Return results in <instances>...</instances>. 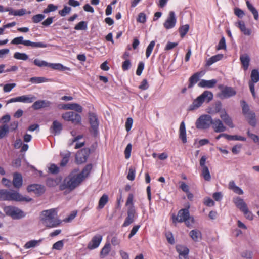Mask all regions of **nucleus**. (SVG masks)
<instances>
[{
  "label": "nucleus",
  "mask_w": 259,
  "mask_h": 259,
  "mask_svg": "<svg viewBox=\"0 0 259 259\" xmlns=\"http://www.w3.org/2000/svg\"><path fill=\"white\" fill-rule=\"evenodd\" d=\"M217 83V80L215 79H213L211 80H205L202 79L198 83V85L200 88H213L216 83Z\"/></svg>",
  "instance_id": "21"
},
{
  "label": "nucleus",
  "mask_w": 259,
  "mask_h": 259,
  "mask_svg": "<svg viewBox=\"0 0 259 259\" xmlns=\"http://www.w3.org/2000/svg\"><path fill=\"white\" fill-rule=\"evenodd\" d=\"M71 10V9L70 7L65 6L64 7V8L62 10L59 11V14L61 16H65L67 14L69 13L70 12Z\"/></svg>",
  "instance_id": "60"
},
{
  "label": "nucleus",
  "mask_w": 259,
  "mask_h": 259,
  "mask_svg": "<svg viewBox=\"0 0 259 259\" xmlns=\"http://www.w3.org/2000/svg\"><path fill=\"white\" fill-rule=\"evenodd\" d=\"M32 198L23 197L17 191H9L8 201L30 202Z\"/></svg>",
  "instance_id": "10"
},
{
  "label": "nucleus",
  "mask_w": 259,
  "mask_h": 259,
  "mask_svg": "<svg viewBox=\"0 0 259 259\" xmlns=\"http://www.w3.org/2000/svg\"><path fill=\"white\" fill-rule=\"evenodd\" d=\"M132 145L131 143H129L126 146L124 150L125 157L126 159H128L131 156V153L132 151Z\"/></svg>",
  "instance_id": "58"
},
{
  "label": "nucleus",
  "mask_w": 259,
  "mask_h": 259,
  "mask_svg": "<svg viewBox=\"0 0 259 259\" xmlns=\"http://www.w3.org/2000/svg\"><path fill=\"white\" fill-rule=\"evenodd\" d=\"M45 17V16L41 14H37L34 15L32 18V20L33 23H37L41 21Z\"/></svg>",
  "instance_id": "55"
},
{
  "label": "nucleus",
  "mask_w": 259,
  "mask_h": 259,
  "mask_svg": "<svg viewBox=\"0 0 259 259\" xmlns=\"http://www.w3.org/2000/svg\"><path fill=\"white\" fill-rule=\"evenodd\" d=\"M179 138L182 141L183 143L187 142L186 127L184 121H182L180 125Z\"/></svg>",
  "instance_id": "23"
},
{
  "label": "nucleus",
  "mask_w": 259,
  "mask_h": 259,
  "mask_svg": "<svg viewBox=\"0 0 259 259\" xmlns=\"http://www.w3.org/2000/svg\"><path fill=\"white\" fill-rule=\"evenodd\" d=\"M199 97L203 102L205 101L209 102L213 98V94L210 91H205Z\"/></svg>",
  "instance_id": "33"
},
{
  "label": "nucleus",
  "mask_w": 259,
  "mask_h": 259,
  "mask_svg": "<svg viewBox=\"0 0 259 259\" xmlns=\"http://www.w3.org/2000/svg\"><path fill=\"white\" fill-rule=\"evenodd\" d=\"M61 155L62 156V159L60 162V165L61 166H65L68 162L71 153L70 152L67 151L64 154L61 153Z\"/></svg>",
  "instance_id": "45"
},
{
  "label": "nucleus",
  "mask_w": 259,
  "mask_h": 259,
  "mask_svg": "<svg viewBox=\"0 0 259 259\" xmlns=\"http://www.w3.org/2000/svg\"><path fill=\"white\" fill-rule=\"evenodd\" d=\"M176 21L175 12L174 11H170L167 20L163 24L164 27L167 29L173 28L176 25Z\"/></svg>",
  "instance_id": "15"
},
{
  "label": "nucleus",
  "mask_w": 259,
  "mask_h": 259,
  "mask_svg": "<svg viewBox=\"0 0 259 259\" xmlns=\"http://www.w3.org/2000/svg\"><path fill=\"white\" fill-rule=\"evenodd\" d=\"M13 45L22 44L26 47H31L33 48H45L48 46L44 42H33L29 40H24L23 36L14 38L11 42Z\"/></svg>",
  "instance_id": "5"
},
{
  "label": "nucleus",
  "mask_w": 259,
  "mask_h": 259,
  "mask_svg": "<svg viewBox=\"0 0 259 259\" xmlns=\"http://www.w3.org/2000/svg\"><path fill=\"white\" fill-rule=\"evenodd\" d=\"M201 176L205 181H210L211 175L208 167L201 168Z\"/></svg>",
  "instance_id": "40"
},
{
  "label": "nucleus",
  "mask_w": 259,
  "mask_h": 259,
  "mask_svg": "<svg viewBox=\"0 0 259 259\" xmlns=\"http://www.w3.org/2000/svg\"><path fill=\"white\" fill-rule=\"evenodd\" d=\"M34 64L38 67H48L49 63H48L47 62L38 59H35L33 61Z\"/></svg>",
  "instance_id": "53"
},
{
  "label": "nucleus",
  "mask_w": 259,
  "mask_h": 259,
  "mask_svg": "<svg viewBox=\"0 0 259 259\" xmlns=\"http://www.w3.org/2000/svg\"><path fill=\"white\" fill-rule=\"evenodd\" d=\"M177 251L179 253V255H188L189 250V249L182 245H178L176 247Z\"/></svg>",
  "instance_id": "43"
},
{
  "label": "nucleus",
  "mask_w": 259,
  "mask_h": 259,
  "mask_svg": "<svg viewBox=\"0 0 259 259\" xmlns=\"http://www.w3.org/2000/svg\"><path fill=\"white\" fill-rule=\"evenodd\" d=\"M236 26L238 27L240 31L245 35L249 36L251 34V30L246 28L245 23L243 21H238L236 23Z\"/></svg>",
  "instance_id": "22"
},
{
  "label": "nucleus",
  "mask_w": 259,
  "mask_h": 259,
  "mask_svg": "<svg viewBox=\"0 0 259 259\" xmlns=\"http://www.w3.org/2000/svg\"><path fill=\"white\" fill-rule=\"evenodd\" d=\"M3 210L7 215L14 220L20 219L25 216V214L22 210L13 206H5Z\"/></svg>",
  "instance_id": "7"
},
{
  "label": "nucleus",
  "mask_w": 259,
  "mask_h": 259,
  "mask_svg": "<svg viewBox=\"0 0 259 259\" xmlns=\"http://www.w3.org/2000/svg\"><path fill=\"white\" fill-rule=\"evenodd\" d=\"M203 102L201 100V99L199 98V97H198L193 102L192 105L190 106V109L191 110H195L196 109L198 108L199 107L201 106L203 104Z\"/></svg>",
  "instance_id": "41"
},
{
  "label": "nucleus",
  "mask_w": 259,
  "mask_h": 259,
  "mask_svg": "<svg viewBox=\"0 0 259 259\" xmlns=\"http://www.w3.org/2000/svg\"><path fill=\"white\" fill-rule=\"evenodd\" d=\"M227 139L228 140H235V141H245L246 140V138L238 135H229L227 134Z\"/></svg>",
  "instance_id": "48"
},
{
  "label": "nucleus",
  "mask_w": 259,
  "mask_h": 259,
  "mask_svg": "<svg viewBox=\"0 0 259 259\" xmlns=\"http://www.w3.org/2000/svg\"><path fill=\"white\" fill-rule=\"evenodd\" d=\"M219 88L221 89V96L223 98H229L236 94V91L232 87L220 85Z\"/></svg>",
  "instance_id": "13"
},
{
  "label": "nucleus",
  "mask_w": 259,
  "mask_h": 259,
  "mask_svg": "<svg viewBox=\"0 0 259 259\" xmlns=\"http://www.w3.org/2000/svg\"><path fill=\"white\" fill-rule=\"evenodd\" d=\"M14 58L17 60H27L28 56L25 53L16 52L14 54Z\"/></svg>",
  "instance_id": "47"
},
{
  "label": "nucleus",
  "mask_w": 259,
  "mask_h": 259,
  "mask_svg": "<svg viewBox=\"0 0 259 259\" xmlns=\"http://www.w3.org/2000/svg\"><path fill=\"white\" fill-rule=\"evenodd\" d=\"M36 99V97L32 95H23L19 97V102L25 103H31Z\"/></svg>",
  "instance_id": "28"
},
{
  "label": "nucleus",
  "mask_w": 259,
  "mask_h": 259,
  "mask_svg": "<svg viewBox=\"0 0 259 259\" xmlns=\"http://www.w3.org/2000/svg\"><path fill=\"white\" fill-rule=\"evenodd\" d=\"M9 191L5 189L0 190V201H8Z\"/></svg>",
  "instance_id": "51"
},
{
  "label": "nucleus",
  "mask_w": 259,
  "mask_h": 259,
  "mask_svg": "<svg viewBox=\"0 0 259 259\" xmlns=\"http://www.w3.org/2000/svg\"><path fill=\"white\" fill-rule=\"evenodd\" d=\"M229 189L232 190L234 193L238 195H242L243 194V190L238 186H236L234 181H231L228 185Z\"/></svg>",
  "instance_id": "35"
},
{
  "label": "nucleus",
  "mask_w": 259,
  "mask_h": 259,
  "mask_svg": "<svg viewBox=\"0 0 259 259\" xmlns=\"http://www.w3.org/2000/svg\"><path fill=\"white\" fill-rule=\"evenodd\" d=\"M226 48V41L224 37H222L217 46V50L225 49Z\"/></svg>",
  "instance_id": "63"
},
{
  "label": "nucleus",
  "mask_w": 259,
  "mask_h": 259,
  "mask_svg": "<svg viewBox=\"0 0 259 259\" xmlns=\"http://www.w3.org/2000/svg\"><path fill=\"white\" fill-rule=\"evenodd\" d=\"M246 6L248 9L251 12L253 15L254 19L255 20H258L259 15L257 10L254 7V6L249 2V1L246 2Z\"/></svg>",
  "instance_id": "36"
},
{
  "label": "nucleus",
  "mask_w": 259,
  "mask_h": 259,
  "mask_svg": "<svg viewBox=\"0 0 259 259\" xmlns=\"http://www.w3.org/2000/svg\"><path fill=\"white\" fill-rule=\"evenodd\" d=\"M13 185L16 188H19L22 185L23 179L21 174L15 172L13 174Z\"/></svg>",
  "instance_id": "20"
},
{
  "label": "nucleus",
  "mask_w": 259,
  "mask_h": 259,
  "mask_svg": "<svg viewBox=\"0 0 259 259\" xmlns=\"http://www.w3.org/2000/svg\"><path fill=\"white\" fill-rule=\"evenodd\" d=\"M247 136L250 138L255 143L259 144V137L248 131L247 132Z\"/></svg>",
  "instance_id": "59"
},
{
  "label": "nucleus",
  "mask_w": 259,
  "mask_h": 259,
  "mask_svg": "<svg viewBox=\"0 0 259 259\" xmlns=\"http://www.w3.org/2000/svg\"><path fill=\"white\" fill-rule=\"evenodd\" d=\"M40 220L48 228L56 227L60 224V221L57 217V211L55 208L42 211L40 215Z\"/></svg>",
  "instance_id": "1"
},
{
  "label": "nucleus",
  "mask_w": 259,
  "mask_h": 259,
  "mask_svg": "<svg viewBox=\"0 0 259 259\" xmlns=\"http://www.w3.org/2000/svg\"><path fill=\"white\" fill-rule=\"evenodd\" d=\"M42 240V239H41L38 240H33L29 241L25 244L24 247L26 249L34 247L37 245H39Z\"/></svg>",
  "instance_id": "42"
},
{
  "label": "nucleus",
  "mask_w": 259,
  "mask_h": 259,
  "mask_svg": "<svg viewBox=\"0 0 259 259\" xmlns=\"http://www.w3.org/2000/svg\"><path fill=\"white\" fill-rule=\"evenodd\" d=\"M27 189L28 192H33L36 194H41L45 191L44 186L38 184L29 185Z\"/></svg>",
  "instance_id": "19"
},
{
  "label": "nucleus",
  "mask_w": 259,
  "mask_h": 259,
  "mask_svg": "<svg viewBox=\"0 0 259 259\" xmlns=\"http://www.w3.org/2000/svg\"><path fill=\"white\" fill-rule=\"evenodd\" d=\"M240 60L244 70H247L248 68L250 63V57L247 54H243L240 55Z\"/></svg>",
  "instance_id": "26"
},
{
  "label": "nucleus",
  "mask_w": 259,
  "mask_h": 259,
  "mask_svg": "<svg viewBox=\"0 0 259 259\" xmlns=\"http://www.w3.org/2000/svg\"><path fill=\"white\" fill-rule=\"evenodd\" d=\"M189 235L192 240L195 242L199 241L202 237L201 232L197 229L191 230L189 233Z\"/></svg>",
  "instance_id": "30"
},
{
  "label": "nucleus",
  "mask_w": 259,
  "mask_h": 259,
  "mask_svg": "<svg viewBox=\"0 0 259 259\" xmlns=\"http://www.w3.org/2000/svg\"><path fill=\"white\" fill-rule=\"evenodd\" d=\"M108 196L106 194H103L99 199L97 209H101L103 208L108 202Z\"/></svg>",
  "instance_id": "37"
},
{
  "label": "nucleus",
  "mask_w": 259,
  "mask_h": 259,
  "mask_svg": "<svg viewBox=\"0 0 259 259\" xmlns=\"http://www.w3.org/2000/svg\"><path fill=\"white\" fill-rule=\"evenodd\" d=\"M64 246V242L63 240H60L56 242H55L52 246L53 249H55L57 250H61Z\"/></svg>",
  "instance_id": "56"
},
{
  "label": "nucleus",
  "mask_w": 259,
  "mask_h": 259,
  "mask_svg": "<svg viewBox=\"0 0 259 259\" xmlns=\"http://www.w3.org/2000/svg\"><path fill=\"white\" fill-rule=\"evenodd\" d=\"M54 70H57L60 71L70 70V68L63 66L60 63H50L49 66Z\"/></svg>",
  "instance_id": "38"
},
{
  "label": "nucleus",
  "mask_w": 259,
  "mask_h": 259,
  "mask_svg": "<svg viewBox=\"0 0 259 259\" xmlns=\"http://www.w3.org/2000/svg\"><path fill=\"white\" fill-rule=\"evenodd\" d=\"M50 129L52 133L59 134L62 130V124L59 121L55 120L53 122Z\"/></svg>",
  "instance_id": "29"
},
{
  "label": "nucleus",
  "mask_w": 259,
  "mask_h": 259,
  "mask_svg": "<svg viewBox=\"0 0 259 259\" xmlns=\"http://www.w3.org/2000/svg\"><path fill=\"white\" fill-rule=\"evenodd\" d=\"M9 132V126L4 124L0 126V139L3 138Z\"/></svg>",
  "instance_id": "50"
},
{
  "label": "nucleus",
  "mask_w": 259,
  "mask_h": 259,
  "mask_svg": "<svg viewBox=\"0 0 259 259\" xmlns=\"http://www.w3.org/2000/svg\"><path fill=\"white\" fill-rule=\"evenodd\" d=\"M81 182L82 178L80 176L71 174L64 180L63 183L60 186V189L63 190L68 189L70 190H73Z\"/></svg>",
  "instance_id": "3"
},
{
  "label": "nucleus",
  "mask_w": 259,
  "mask_h": 259,
  "mask_svg": "<svg viewBox=\"0 0 259 259\" xmlns=\"http://www.w3.org/2000/svg\"><path fill=\"white\" fill-rule=\"evenodd\" d=\"M57 9V7L53 4H50L48 5L47 8L44 10V13H48L49 12L55 11Z\"/></svg>",
  "instance_id": "62"
},
{
  "label": "nucleus",
  "mask_w": 259,
  "mask_h": 259,
  "mask_svg": "<svg viewBox=\"0 0 259 259\" xmlns=\"http://www.w3.org/2000/svg\"><path fill=\"white\" fill-rule=\"evenodd\" d=\"M189 29V26L188 25H185L181 26L179 29V33L182 37L185 36V35L187 34Z\"/></svg>",
  "instance_id": "54"
},
{
  "label": "nucleus",
  "mask_w": 259,
  "mask_h": 259,
  "mask_svg": "<svg viewBox=\"0 0 259 259\" xmlns=\"http://www.w3.org/2000/svg\"><path fill=\"white\" fill-rule=\"evenodd\" d=\"M111 245L109 243H106L103 247L102 248L100 256L101 258H104L106 257L111 251Z\"/></svg>",
  "instance_id": "34"
},
{
  "label": "nucleus",
  "mask_w": 259,
  "mask_h": 259,
  "mask_svg": "<svg viewBox=\"0 0 259 259\" xmlns=\"http://www.w3.org/2000/svg\"><path fill=\"white\" fill-rule=\"evenodd\" d=\"M62 118L66 121H70L74 124H79L81 122V117L73 111H68L62 115Z\"/></svg>",
  "instance_id": "8"
},
{
  "label": "nucleus",
  "mask_w": 259,
  "mask_h": 259,
  "mask_svg": "<svg viewBox=\"0 0 259 259\" xmlns=\"http://www.w3.org/2000/svg\"><path fill=\"white\" fill-rule=\"evenodd\" d=\"M51 102L46 100H40L35 101L32 106L34 110H39L42 108L49 107L51 105Z\"/></svg>",
  "instance_id": "17"
},
{
  "label": "nucleus",
  "mask_w": 259,
  "mask_h": 259,
  "mask_svg": "<svg viewBox=\"0 0 259 259\" xmlns=\"http://www.w3.org/2000/svg\"><path fill=\"white\" fill-rule=\"evenodd\" d=\"M211 124L212 128L216 133L224 132L226 130V127L223 125L222 122L219 119H211Z\"/></svg>",
  "instance_id": "16"
},
{
  "label": "nucleus",
  "mask_w": 259,
  "mask_h": 259,
  "mask_svg": "<svg viewBox=\"0 0 259 259\" xmlns=\"http://www.w3.org/2000/svg\"><path fill=\"white\" fill-rule=\"evenodd\" d=\"M90 154V149L84 148L78 151L76 155V160L78 164L85 162Z\"/></svg>",
  "instance_id": "11"
},
{
  "label": "nucleus",
  "mask_w": 259,
  "mask_h": 259,
  "mask_svg": "<svg viewBox=\"0 0 259 259\" xmlns=\"http://www.w3.org/2000/svg\"><path fill=\"white\" fill-rule=\"evenodd\" d=\"M49 171L53 174H56L59 172V167L55 164H51L49 167Z\"/></svg>",
  "instance_id": "64"
},
{
  "label": "nucleus",
  "mask_w": 259,
  "mask_h": 259,
  "mask_svg": "<svg viewBox=\"0 0 259 259\" xmlns=\"http://www.w3.org/2000/svg\"><path fill=\"white\" fill-rule=\"evenodd\" d=\"M201 75H203L202 72H198L192 75L189 79L188 88H192L198 82Z\"/></svg>",
  "instance_id": "25"
},
{
  "label": "nucleus",
  "mask_w": 259,
  "mask_h": 259,
  "mask_svg": "<svg viewBox=\"0 0 259 259\" xmlns=\"http://www.w3.org/2000/svg\"><path fill=\"white\" fill-rule=\"evenodd\" d=\"M48 79L44 77H33L30 79V81L32 83H41L48 81Z\"/></svg>",
  "instance_id": "46"
},
{
  "label": "nucleus",
  "mask_w": 259,
  "mask_h": 259,
  "mask_svg": "<svg viewBox=\"0 0 259 259\" xmlns=\"http://www.w3.org/2000/svg\"><path fill=\"white\" fill-rule=\"evenodd\" d=\"M241 104L242 108V113L244 115L252 112V111L250 110L248 105L245 101H241Z\"/></svg>",
  "instance_id": "49"
},
{
  "label": "nucleus",
  "mask_w": 259,
  "mask_h": 259,
  "mask_svg": "<svg viewBox=\"0 0 259 259\" xmlns=\"http://www.w3.org/2000/svg\"><path fill=\"white\" fill-rule=\"evenodd\" d=\"M233 202L235 206L245 215V217L250 220L253 218L252 213L249 210L246 203L240 197H235L233 199Z\"/></svg>",
  "instance_id": "6"
},
{
  "label": "nucleus",
  "mask_w": 259,
  "mask_h": 259,
  "mask_svg": "<svg viewBox=\"0 0 259 259\" xmlns=\"http://www.w3.org/2000/svg\"><path fill=\"white\" fill-rule=\"evenodd\" d=\"M212 118L209 115L201 116L196 122V126L198 129H206L211 124Z\"/></svg>",
  "instance_id": "9"
},
{
  "label": "nucleus",
  "mask_w": 259,
  "mask_h": 259,
  "mask_svg": "<svg viewBox=\"0 0 259 259\" xmlns=\"http://www.w3.org/2000/svg\"><path fill=\"white\" fill-rule=\"evenodd\" d=\"M75 30H85L87 29V24L84 21H80L74 27Z\"/></svg>",
  "instance_id": "57"
},
{
  "label": "nucleus",
  "mask_w": 259,
  "mask_h": 259,
  "mask_svg": "<svg viewBox=\"0 0 259 259\" xmlns=\"http://www.w3.org/2000/svg\"><path fill=\"white\" fill-rule=\"evenodd\" d=\"M223 57V55L222 54H217L213 56L207 61L206 65L209 66L216 62L221 60Z\"/></svg>",
  "instance_id": "39"
},
{
  "label": "nucleus",
  "mask_w": 259,
  "mask_h": 259,
  "mask_svg": "<svg viewBox=\"0 0 259 259\" xmlns=\"http://www.w3.org/2000/svg\"><path fill=\"white\" fill-rule=\"evenodd\" d=\"M220 117L227 125L229 126L231 128H233L234 127L232 119L225 111L221 112Z\"/></svg>",
  "instance_id": "24"
},
{
  "label": "nucleus",
  "mask_w": 259,
  "mask_h": 259,
  "mask_svg": "<svg viewBox=\"0 0 259 259\" xmlns=\"http://www.w3.org/2000/svg\"><path fill=\"white\" fill-rule=\"evenodd\" d=\"M92 168V164H88L83 168V169H82V171L80 173L77 174L78 176H80V177L82 178V182L86 177H87L89 175Z\"/></svg>",
  "instance_id": "31"
},
{
  "label": "nucleus",
  "mask_w": 259,
  "mask_h": 259,
  "mask_svg": "<svg viewBox=\"0 0 259 259\" xmlns=\"http://www.w3.org/2000/svg\"><path fill=\"white\" fill-rule=\"evenodd\" d=\"M135 170L134 168L132 167L130 168L127 176V179L131 181L134 180L135 178Z\"/></svg>",
  "instance_id": "61"
},
{
  "label": "nucleus",
  "mask_w": 259,
  "mask_h": 259,
  "mask_svg": "<svg viewBox=\"0 0 259 259\" xmlns=\"http://www.w3.org/2000/svg\"><path fill=\"white\" fill-rule=\"evenodd\" d=\"M103 239V237L100 234L95 235L89 242L88 248L90 250H93L98 248Z\"/></svg>",
  "instance_id": "14"
},
{
  "label": "nucleus",
  "mask_w": 259,
  "mask_h": 259,
  "mask_svg": "<svg viewBox=\"0 0 259 259\" xmlns=\"http://www.w3.org/2000/svg\"><path fill=\"white\" fill-rule=\"evenodd\" d=\"M133 199V194L132 193L130 194L125 204L126 206L128 207L127 211V216L122 225L123 227L129 226L134 222L135 219L136 218V211L134 205Z\"/></svg>",
  "instance_id": "2"
},
{
  "label": "nucleus",
  "mask_w": 259,
  "mask_h": 259,
  "mask_svg": "<svg viewBox=\"0 0 259 259\" xmlns=\"http://www.w3.org/2000/svg\"><path fill=\"white\" fill-rule=\"evenodd\" d=\"M155 41L153 40L151 41L148 46L146 51V56L147 58H148L150 56L152 52V50L155 46Z\"/></svg>",
  "instance_id": "52"
},
{
  "label": "nucleus",
  "mask_w": 259,
  "mask_h": 259,
  "mask_svg": "<svg viewBox=\"0 0 259 259\" xmlns=\"http://www.w3.org/2000/svg\"><path fill=\"white\" fill-rule=\"evenodd\" d=\"M5 11L9 12V15L21 16L26 13V10L21 9L18 10H13L11 8L5 9Z\"/></svg>",
  "instance_id": "32"
},
{
  "label": "nucleus",
  "mask_w": 259,
  "mask_h": 259,
  "mask_svg": "<svg viewBox=\"0 0 259 259\" xmlns=\"http://www.w3.org/2000/svg\"><path fill=\"white\" fill-rule=\"evenodd\" d=\"M61 180L58 178L52 179L48 178L46 181V184L47 186L50 187H54L58 185L60 183Z\"/></svg>",
  "instance_id": "44"
},
{
  "label": "nucleus",
  "mask_w": 259,
  "mask_h": 259,
  "mask_svg": "<svg viewBox=\"0 0 259 259\" xmlns=\"http://www.w3.org/2000/svg\"><path fill=\"white\" fill-rule=\"evenodd\" d=\"M251 80L249 82L250 91L253 97H255L254 83L259 81V72L257 69H253L251 73Z\"/></svg>",
  "instance_id": "12"
},
{
  "label": "nucleus",
  "mask_w": 259,
  "mask_h": 259,
  "mask_svg": "<svg viewBox=\"0 0 259 259\" xmlns=\"http://www.w3.org/2000/svg\"><path fill=\"white\" fill-rule=\"evenodd\" d=\"M172 219L174 223L185 222L188 227H191L194 223V218L190 215L189 208L181 209L178 211L177 216H173Z\"/></svg>",
  "instance_id": "4"
},
{
  "label": "nucleus",
  "mask_w": 259,
  "mask_h": 259,
  "mask_svg": "<svg viewBox=\"0 0 259 259\" xmlns=\"http://www.w3.org/2000/svg\"><path fill=\"white\" fill-rule=\"evenodd\" d=\"M245 117L247 120L248 123L252 126L254 127L256 125V119L255 114L252 111L249 113L245 114Z\"/></svg>",
  "instance_id": "27"
},
{
  "label": "nucleus",
  "mask_w": 259,
  "mask_h": 259,
  "mask_svg": "<svg viewBox=\"0 0 259 259\" xmlns=\"http://www.w3.org/2000/svg\"><path fill=\"white\" fill-rule=\"evenodd\" d=\"M89 120L92 129L96 133L99 126V121L96 115L93 113H89Z\"/></svg>",
  "instance_id": "18"
}]
</instances>
